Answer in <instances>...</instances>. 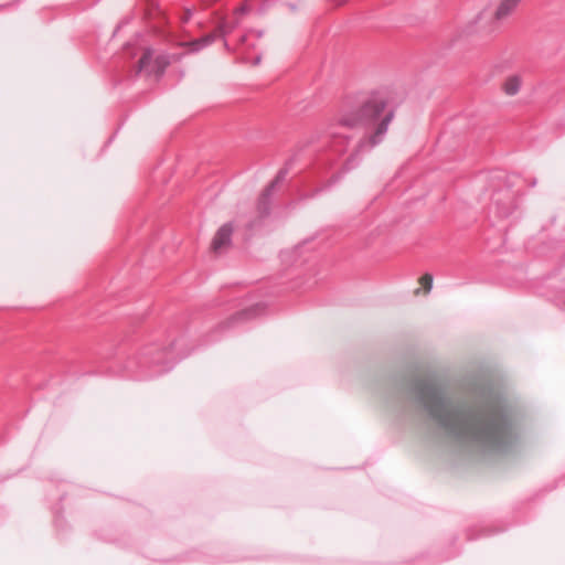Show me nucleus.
Listing matches in <instances>:
<instances>
[{
  "mask_svg": "<svg viewBox=\"0 0 565 565\" xmlns=\"http://www.w3.org/2000/svg\"><path fill=\"white\" fill-rule=\"evenodd\" d=\"M232 233L233 227L230 224L221 226L212 241V250L215 253H220L224 248H226L231 243Z\"/></svg>",
  "mask_w": 565,
  "mask_h": 565,
  "instance_id": "39448f33",
  "label": "nucleus"
},
{
  "mask_svg": "<svg viewBox=\"0 0 565 565\" xmlns=\"http://www.w3.org/2000/svg\"><path fill=\"white\" fill-rule=\"evenodd\" d=\"M206 41H207L206 39H203V40H201V41H200V43H201V42H206ZM198 44H199V41H198V42L192 43V45H198Z\"/></svg>",
  "mask_w": 565,
  "mask_h": 565,
  "instance_id": "1a4fd4ad",
  "label": "nucleus"
},
{
  "mask_svg": "<svg viewBox=\"0 0 565 565\" xmlns=\"http://www.w3.org/2000/svg\"><path fill=\"white\" fill-rule=\"evenodd\" d=\"M153 52L150 50H146L141 58L139 60V71H147L149 73L153 64Z\"/></svg>",
  "mask_w": 565,
  "mask_h": 565,
  "instance_id": "423d86ee",
  "label": "nucleus"
},
{
  "mask_svg": "<svg viewBox=\"0 0 565 565\" xmlns=\"http://www.w3.org/2000/svg\"><path fill=\"white\" fill-rule=\"evenodd\" d=\"M430 413L446 427L493 441L503 440L509 431V426L505 422H488L471 417L463 412L454 409L440 397L435 398L434 404L430 406Z\"/></svg>",
  "mask_w": 565,
  "mask_h": 565,
  "instance_id": "f257e3e1",
  "label": "nucleus"
},
{
  "mask_svg": "<svg viewBox=\"0 0 565 565\" xmlns=\"http://www.w3.org/2000/svg\"><path fill=\"white\" fill-rule=\"evenodd\" d=\"M523 86V77L520 74L508 75L500 84L501 92L508 97L516 96Z\"/></svg>",
  "mask_w": 565,
  "mask_h": 565,
  "instance_id": "20e7f679",
  "label": "nucleus"
},
{
  "mask_svg": "<svg viewBox=\"0 0 565 565\" xmlns=\"http://www.w3.org/2000/svg\"><path fill=\"white\" fill-rule=\"evenodd\" d=\"M385 104L382 100H372L365 104L360 110L361 119L370 121L380 120L375 128L374 135L370 137L371 145H375L377 142V137L386 131L387 126L393 117L392 113H387L382 116Z\"/></svg>",
  "mask_w": 565,
  "mask_h": 565,
  "instance_id": "7ed1b4c3",
  "label": "nucleus"
},
{
  "mask_svg": "<svg viewBox=\"0 0 565 565\" xmlns=\"http://www.w3.org/2000/svg\"><path fill=\"white\" fill-rule=\"evenodd\" d=\"M521 2L522 0H495L493 3L486 2L471 15L469 24L476 30L492 32L516 11Z\"/></svg>",
  "mask_w": 565,
  "mask_h": 565,
  "instance_id": "f03ea898",
  "label": "nucleus"
},
{
  "mask_svg": "<svg viewBox=\"0 0 565 565\" xmlns=\"http://www.w3.org/2000/svg\"><path fill=\"white\" fill-rule=\"evenodd\" d=\"M418 282L422 286V288L424 289V294L427 295L430 292V290L433 288V276L430 274H424L418 279Z\"/></svg>",
  "mask_w": 565,
  "mask_h": 565,
  "instance_id": "6e6552de",
  "label": "nucleus"
},
{
  "mask_svg": "<svg viewBox=\"0 0 565 565\" xmlns=\"http://www.w3.org/2000/svg\"><path fill=\"white\" fill-rule=\"evenodd\" d=\"M167 65L168 61L164 56H154L153 64L149 73H161Z\"/></svg>",
  "mask_w": 565,
  "mask_h": 565,
  "instance_id": "0eeeda50",
  "label": "nucleus"
}]
</instances>
